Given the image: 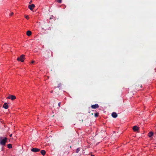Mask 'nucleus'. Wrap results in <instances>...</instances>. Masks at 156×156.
Here are the masks:
<instances>
[{"label": "nucleus", "instance_id": "obj_24", "mask_svg": "<svg viewBox=\"0 0 156 156\" xmlns=\"http://www.w3.org/2000/svg\"><path fill=\"white\" fill-rule=\"evenodd\" d=\"M52 91H51V93H52Z\"/></svg>", "mask_w": 156, "mask_h": 156}, {"label": "nucleus", "instance_id": "obj_6", "mask_svg": "<svg viewBox=\"0 0 156 156\" xmlns=\"http://www.w3.org/2000/svg\"><path fill=\"white\" fill-rule=\"evenodd\" d=\"M117 114L115 112H113L112 114V116L114 118H116L117 117Z\"/></svg>", "mask_w": 156, "mask_h": 156}, {"label": "nucleus", "instance_id": "obj_22", "mask_svg": "<svg viewBox=\"0 0 156 156\" xmlns=\"http://www.w3.org/2000/svg\"><path fill=\"white\" fill-rule=\"evenodd\" d=\"M31 2H32V1H30V3H31Z\"/></svg>", "mask_w": 156, "mask_h": 156}, {"label": "nucleus", "instance_id": "obj_12", "mask_svg": "<svg viewBox=\"0 0 156 156\" xmlns=\"http://www.w3.org/2000/svg\"><path fill=\"white\" fill-rule=\"evenodd\" d=\"M31 34V32L30 30L27 31V35L28 36H30Z\"/></svg>", "mask_w": 156, "mask_h": 156}, {"label": "nucleus", "instance_id": "obj_19", "mask_svg": "<svg viewBox=\"0 0 156 156\" xmlns=\"http://www.w3.org/2000/svg\"><path fill=\"white\" fill-rule=\"evenodd\" d=\"M60 104H61V102H59L58 105L59 106V107H60Z\"/></svg>", "mask_w": 156, "mask_h": 156}, {"label": "nucleus", "instance_id": "obj_11", "mask_svg": "<svg viewBox=\"0 0 156 156\" xmlns=\"http://www.w3.org/2000/svg\"><path fill=\"white\" fill-rule=\"evenodd\" d=\"M41 153L44 156L46 154V152L45 150H42L41 151Z\"/></svg>", "mask_w": 156, "mask_h": 156}, {"label": "nucleus", "instance_id": "obj_1", "mask_svg": "<svg viewBox=\"0 0 156 156\" xmlns=\"http://www.w3.org/2000/svg\"><path fill=\"white\" fill-rule=\"evenodd\" d=\"M7 141V138L6 137L3 138L2 137H0V144L2 146H4Z\"/></svg>", "mask_w": 156, "mask_h": 156}, {"label": "nucleus", "instance_id": "obj_21", "mask_svg": "<svg viewBox=\"0 0 156 156\" xmlns=\"http://www.w3.org/2000/svg\"><path fill=\"white\" fill-rule=\"evenodd\" d=\"M34 61H32V62H31V63H33L34 62Z\"/></svg>", "mask_w": 156, "mask_h": 156}, {"label": "nucleus", "instance_id": "obj_17", "mask_svg": "<svg viewBox=\"0 0 156 156\" xmlns=\"http://www.w3.org/2000/svg\"><path fill=\"white\" fill-rule=\"evenodd\" d=\"M13 12H11L9 14V16H12L13 14Z\"/></svg>", "mask_w": 156, "mask_h": 156}, {"label": "nucleus", "instance_id": "obj_15", "mask_svg": "<svg viewBox=\"0 0 156 156\" xmlns=\"http://www.w3.org/2000/svg\"><path fill=\"white\" fill-rule=\"evenodd\" d=\"M25 17L26 19H27V20H28L29 19V17L28 15H25Z\"/></svg>", "mask_w": 156, "mask_h": 156}, {"label": "nucleus", "instance_id": "obj_13", "mask_svg": "<svg viewBox=\"0 0 156 156\" xmlns=\"http://www.w3.org/2000/svg\"><path fill=\"white\" fill-rule=\"evenodd\" d=\"M8 147L9 148H11L12 147V145L11 144H9L7 145Z\"/></svg>", "mask_w": 156, "mask_h": 156}, {"label": "nucleus", "instance_id": "obj_4", "mask_svg": "<svg viewBox=\"0 0 156 156\" xmlns=\"http://www.w3.org/2000/svg\"><path fill=\"white\" fill-rule=\"evenodd\" d=\"M35 7V5L32 4L31 5H29L28 6V8H29L31 10H33V9Z\"/></svg>", "mask_w": 156, "mask_h": 156}, {"label": "nucleus", "instance_id": "obj_3", "mask_svg": "<svg viewBox=\"0 0 156 156\" xmlns=\"http://www.w3.org/2000/svg\"><path fill=\"white\" fill-rule=\"evenodd\" d=\"M40 150V149L36 148H33L31 149V151L35 152L39 151Z\"/></svg>", "mask_w": 156, "mask_h": 156}, {"label": "nucleus", "instance_id": "obj_8", "mask_svg": "<svg viewBox=\"0 0 156 156\" xmlns=\"http://www.w3.org/2000/svg\"><path fill=\"white\" fill-rule=\"evenodd\" d=\"M133 129L134 131H136L139 129V127L136 126H134L133 127Z\"/></svg>", "mask_w": 156, "mask_h": 156}, {"label": "nucleus", "instance_id": "obj_23", "mask_svg": "<svg viewBox=\"0 0 156 156\" xmlns=\"http://www.w3.org/2000/svg\"><path fill=\"white\" fill-rule=\"evenodd\" d=\"M91 156H94V155H91Z\"/></svg>", "mask_w": 156, "mask_h": 156}, {"label": "nucleus", "instance_id": "obj_18", "mask_svg": "<svg viewBox=\"0 0 156 156\" xmlns=\"http://www.w3.org/2000/svg\"><path fill=\"white\" fill-rule=\"evenodd\" d=\"M98 113H95V116L96 117H97L98 116Z\"/></svg>", "mask_w": 156, "mask_h": 156}, {"label": "nucleus", "instance_id": "obj_10", "mask_svg": "<svg viewBox=\"0 0 156 156\" xmlns=\"http://www.w3.org/2000/svg\"><path fill=\"white\" fill-rule=\"evenodd\" d=\"M153 135V133L152 132H150L148 133V136L151 137Z\"/></svg>", "mask_w": 156, "mask_h": 156}, {"label": "nucleus", "instance_id": "obj_2", "mask_svg": "<svg viewBox=\"0 0 156 156\" xmlns=\"http://www.w3.org/2000/svg\"><path fill=\"white\" fill-rule=\"evenodd\" d=\"M25 55H21L18 58L17 60L18 61H21L23 62L25 59Z\"/></svg>", "mask_w": 156, "mask_h": 156}, {"label": "nucleus", "instance_id": "obj_7", "mask_svg": "<svg viewBox=\"0 0 156 156\" xmlns=\"http://www.w3.org/2000/svg\"><path fill=\"white\" fill-rule=\"evenodd\" d=\"M8 98L9 99H11L12 100H13L16 98V97L15 96L11 95L9 96Z\"/></svg>", "mask_w": 156, "mask_h": 156}, {"label": "nucleus", "instance_id": "obj_16", "mask_svg": "<svg viewBox=\"0 0 156 156\" xmlns=\"http://www.w3.org/2000/svg\"><path fill=\"white\" fill-rule=\"evenodd\" d=\"M57 2L59 3H61L62 2V0H58Z\"/></svg>", "mask_w": 156, "mask_h": 156}, {"label": "nucleus", "instance_id": "obj_5", "mask_svg": "<svg viewBox=\"0 0 156 156\" xmlns=\"http://www.w3.org/2000/svg\"><path fill=\"white\" fill-rule=\"evenodd\" d=\"M92 108L95 109L98 108L99 107V105L97 104L94 105H91V106Z\"/></svg>", "mask_w": 156, "mask_h": 156}, {"label": "nucleus", "instance_id": "obj_9", "mask_svg": "<svg viewBox=\"0 0 156 156\" xmlns=\"http://www.w3.org/2000/svg\"><path fill=\"white\" fill-rule=\"evenodd\" d=\"M3 107L5 109H7L8 108V105L7 103H5L3 105Z\"/></svg>", "mask_w": 156, "mask_h": 156}, {"label": "nucleus", "instance_id": "obj_14", "mask_svg": "<svg viewBox=\"0 0 156 156\" xmlns=\"http://www.w3.org/2000/svg\"><path fill=\"white\" fill-rule=\"evenodd\" d=\"M80 148H77L76 151V153H78L80 151Z\"/></svg>", "mask_w": 156, "mask_h": 156}, {"label": "nucleus", "instance_id": "obj_20", "mask_svg": "<svg viewBox=\"0 0 156 156\" xmlns=\"http://www.w3.org/2000/svg\"><path fill=\"white\" fill-rule=\"evenodd\" d=\"M12 134H10V135H9V136H10V137H12Z\"/></svg>", "mask_w": 156, "mask_h": 156}]
</instances>
